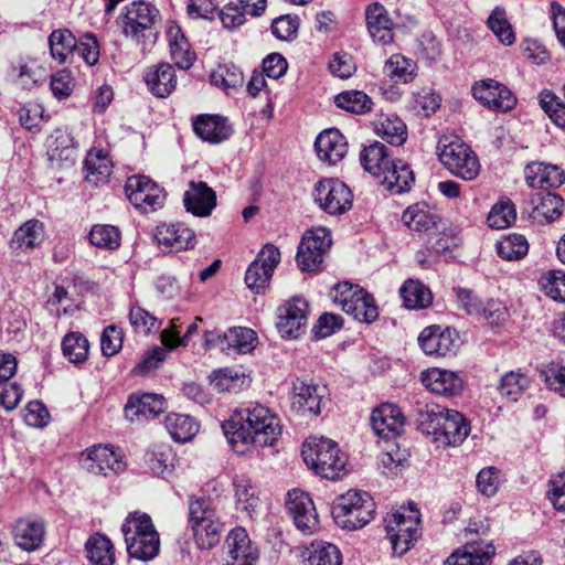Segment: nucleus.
I'll list each match as a JSON object with an SVG mask.
<instances>
[{
  "label": "nucleus",
  "mask_w": 565,
  "mask_h": 565,
  "mask_svg": "<svg viewBox=\"0 0 565 565\" xmlns=\"http://www.w3.org/2000/svg\"><path fill=\"white\" fill-rule=\"evenodd\" d=\"M222 429L232 449L239 455L273 446L282 430L276 414L259 404L235 409L222 424Z\"/></svg>",
  "instance_id": "f257e3e1"
},
{
  "label": "nucleus",
  "mask_w": 565,
  "mask_h": 565,
  "mask_svg": "<svg viewBox=\"0 0 565 565\" xmlns=\"http://www.w3.org/2000/svg\"><path fill=\"white\" fill-rule=\"evenodd\" d=\"M418 426L438 448L458 447L470 433V425L461 413L436 404L419 411Z\"/></svg>",
  "instance_id": "f03ea898"
},
{
  "label": "nucleus",
  "mask_w": 565,
  "mask_h": 565,
  "mask_svg": "<svg viewBox=\"0 0 565 565\" xmlns=\"http://www.w3.org/2000/svg\"><path fill=\"white\" fill-rule=\"evenodd\" d=\"M121 531L130 557L147 562L159 554V533L148 514L129 513L121 525Z\"/></svg>",
  "instance_id": "7ed1b4c3"
},
{
  "label": "nucleus",
  "mask_w": 565,
  "mask_h": 565,
  "mask_svg": "<svg viewBox=\"0 0 565 565\" xmlns=\"http://www.w3.org/2000/svg\"><path fill=\"white\" fill-rule=\"evenodd\" d=\"M306 465L323 478L337 479L345 471L347 456L335 441L324 437H309L301 448Z\"/></svg>",
  "instance_id": "20e7f679"
},
{
  "label": "nucleus",
  "mask_w": 565,
  "mask_h": 565,
  "mask_svg": "<svg viewBox=\"0 0 565 565\" xmlns=\"http://www.w3.org/2000/svg\"><path fill=\"white\" fill-rule=\"evenodd\" d=\"M375 503L372 497L361 490L351 489L335 498L332 504L334 522L343 530L362 529L374 518Z\"/></svg>",
  "instance_id": "39448f33"
},
{
  "label": "nucleus",
  "mask_w": 565,
  "mask_h": 565,
  "mask_svg": "<svg viewBox=\"0 0 565 565\" xmlns=\"http://www.w3.org/2000/svg\"><path fill=\"white\" fill-rule=\"evenodd\" d=\"M189 526L200 550H210L220 542L222 523L210 499L191 498L189 500Z\"/></svg>",
  "instance_id": "423d86ee"
},
{
  "label": "nucleus",
  "mask_w": 565,
  "mask_h": 565,
  "mask_svg": "<svg viewBox=\"0 0 565 565\" xmlns=\"http://www.w3.org/2000/svg\"><path fill=\"white\" fill-rule=\"evenodd\" d=\"M384 522L393 553L397 556L404 555L420 534L419 511L411 504L409 508L388 513Z\"/></svg>",
  "instance_id": "0eeeda50"
},
{
  "label": "nucleus",
  "mask_w": 565,
  "mask_h": 565,
  "mask_svg": "<svg viewBox=\"0 0 565 565\" xmlns=\"http://www.w3.org/2000/svg\"><path fill=\"white\" fill-rule=\"evenodd\" d=\"M333 302L354 320L371 323L379 317V310L371 294L358 285L347 281L335 285L332 291Z\"/></svg>",
  "instance_id": "6e6552de"
},
{
  "label": "nucleus",
  "mask_w": 565,
  "mask_h": 565,
  "mask_svg": "<svg viewBox=\"0 0 565 565\" xmlns=\"http://www.w3.org/2000/svg\"><path fill=\"white\" fill-rule=\"evenodd\" d=\"M438 157L451 174L462 180L472 181L480 173L481 166L477 154L459 139H446L438 147Z\"/></svg>",
  "instance_id": "1a4fd4ad"
},
{
  "label": "nucleus",
  "mask_w": 565,
  "mask_h": 565,
  "mask_svg": "<svg viewBox=\"0 0 565 565\" xmlns=\"http://www.w3.org/2000/svg\"><path fill=\"white\" fill-rule=\"evenodd\" d=\"M159 10L146 1H132L127 4L119 17L124 35L137 43L145 38L159 20Z\"/></svg>",
  "instance_id": "9d476101"
},
{
  "label": "nucleus",
  "mask_w": 565,
  "mask_h": 565,
  "mask_svg": "<svg viewBox=\"0 0 565 565\" xmlns=\"http://www.w3.org/2000/svg\"><path fill=\"white\" fill-rule=\"evenodd\" d=\"M331 246V234L326 227L307 230L298 245L296 260L302 271H316Z\"/></svg>",
  "instance_id": "9b49d317"
},
{
  "label": "nucleus",
  "mask_w": 565,
  "mask_h": 565,
  "mask_svg": "<svg viewBox=\"0 0 565 565\" xmlns=\"http://www.w3.org/2000/svg\"><path fill=\"white\" fill-rule=\"evenodd\" d=\"M313 199L330 215H341L352 207L351 190L338 179H323L316 183Z\"/></svg>",
  "instance_id": "f8f14e48"
},
{
  "label": "nucleus",
  "mask_w": 565,
  "mask_h": 565,
  "mask_svg": "<svg viewBox=\"0 0 565 565\" xmlns=\"http://www.w3.org/2000/svg\"><path fill=\"white\" fill-rule=\"evenodd\" d=\"M418 344L426 355L439 359L456 355L460 348V340L454 329L433 324L424 328L419 333Z\"/></svg>",
  "instance_id": "ddd939ff"
},
{
  "label": "nucleus",
  "mask_w": 565,
  "mask_h": 565,
  "mask_svg": "<svg viewBox=\"0 0 565 565\" xmlns=\"http://www.w3.org/2000/svg\"><path fill=\"white\" fill-rule=\"evenodd\" d=\"M125 192L131 204L145 213L161 209L166 201L164 190L145 175L128 178Z\"/></svg>",
  "instance_id": "4468645a"
},
{
  "label": "nucleus",
  "mask_w": 565,
  "mask_h": 565,
  "mask_svg": "<svg viewBox=\"0 0 565 565\" xmlns=\"http://www.w3.org/2000/svg\"><path fill=\"white\" fill-rule=\"evenodd\" d=\"M287 510L295 525L303 534H313L319 527V519L310 497L301 490L294 489L287 494Z\"/></svg>",
  "instance_id": "2eb2a0df"
},
{
  "label": "nucleus",
  "mask_w": 565,
  "mask_h": 565,
  "mask_svg": "<svg viewBox=\"0 0 565 565\" xmlns=\"http://www.w3.org/2000/svg\"><path fill=\"white\" fill-rule=\"evenodd\" d=\"M309 305L300 298L295 297L285 301L278 308L276 327L284 338L296 339L307 324Z\"/></svg>",
  "instance_id": "dca6fc26"
},
{
  "label": "nucleus",
  "mask_w": 565,
  "mask_h": 565,
  "mask_svg": "<svg viewBox=\"0 0 565 565\" xmlns=\"http://www.w3.org/2000/svg\"><path fill=\"white\" fill-rule=\"evenodd\" d=\"M472 95L483 106L492 110H511L516 99L503 84L492 78L482 79L472 86Z\"/></svg>",
  "instance_id": "f3484780"
},
{
  "label": "nucleus",
  "mask_w": 565,
  "mask_h": 565,
  "mask_svg": "<svg viewBox=\"0 0 565 565\" xmlns=\"http://www.w3.org/2000/svg\"><path fill=\"white\" fill-rule=\"evenodd\" d=\"M159 248L166 252H182L196 244L194 232L182 223H162L153 233Z\"/></svg>",
  "instance_id": "a211bd4d"
},
{
  "label": "nucleus",
  "mask_w": 565,
  "mask_h": 565,
  "mask_svg": "<svg viewBox=\"0 0 565 565\" xmlns=\"http://www.w3.org/2000/svg\"><path fill=\"white\" fill-rule=\"evenodd\" d=\"M420 381L428 391L444 397L457 396L465 387V381L458 372L441 367L423 371Z\"/></svg>",
  "instance_id": "6ab92c4d"
},
{
  "label": "nucleus",
  "mask_w": 565,
  "mask_h": 565,
  "mask_svg": "<svg viewBox=\"0 0 565 565\" xmlns=\"http://www.w3.org/2000/svg\"><path fill=\"white\" fill-rule=\"evenodd\" d=\"M405 226L420 236L430 237L437 228H443V217L427 203L418 202L409 205L402 215Z\"/></svg>",
  "instance_id": "aec40b11"
},
{
  "label": "nucleus",
  "mask_w": 565,
  "mask_h": 565,
  "mask_svg": "<svg viewBox=\"0 0 565 565\" xmlns=\"http://www.w3.org/2000/svg\"><path fill=\"white\" fill-rule=\"evenodd\" d=\"M370 423L376 436L390 439L403 431L405 417L398 406L382 403L372 411Z\"/></svg>",
  "instance_id": "412c9836"
},
{
  "label": "nucleus",
  "mask_w": 565,
  "mask_h": 565,
  "mask_svg": "<svg viewBox=\"0 0 565 565\" xmlns=\"http://www.w3.org/2000/svg\"><path fill=\"white\" fill-rule=\"evenodd\" d=\"M183 203L186 212L198 217H206L216 207V193L205 182L190 181Z\"/></svg>",
  "instance_id": "4be33fe9"
},
{
  "label": "nucleus",
  "mask_w": 565,
  "mask_h": 565,
  "mask_svg": "<svg viewBox=\"0 0 565 565\" xmlns=\"http://www.w3.org/2000/svg\"><path fill=\"white\" fill-rule=\"evenodd\" d=\"M524 180L531 189H554L565 182V172L558 166L534 161L525 166Z\"/></svg>",
  "instance_id": "5701e85b"
},
{
  "label": "nucleus",
  "mask_w": 565,
  "mask_h": 565,
  "mask_svg": "<svg viewBox=\"0 0 565 565\" xmlns=\"http://www.w3.org/2000/svg\"><path fill=\"white\" fill-rule=\"evenodd\" d=\"M323 390L318 385L297 380L292 385L291 407L300 415L317 416L321 412Z\"/></svg>",
  "instance_id": "b1692460"
},
{
  "label": "nucleus",
  "mask_w": 565,
  "mask_h": 565,
  "mask_svg": "<svg viewBox=\"0 0 565 565\" xmlns=\"http://www.w3.org/2000/svg\"><path fill=\"white\" fill-rule=\"evenodd\" d=\"M87 471L95 476H107L108 472H119L125 469L121 456L111 447L94 446L87 449L84 458Z\"/></svg>",
  "instance_id": "393cba45"
},
{
  "label": "nucleus",
  "mask_w": 565,
  "mask_h": 565,
  "mask_svg": "<svg viewBox=\"0 0 565 565\" xmlns=\"http://www.w3.org/2000/svg\"><path fill=\"white\" fill-rule=\"evenodd\" d=\"M228 558L226 565H255L258 559V550L253 545L244 527L233 529L227 537Z\"/></svg>",
  "instance_id": "a878e982"
},
{
  "label": "nucleus",
  "mask_w": 565,
  "mask_h": 565,
  "mask_svg": "<svg viewBox=\"0 0 565 565\" xmlns=\"http://www.w3.org/2000/svg\"><path fill=\"white\" fill-rule=\"evenodd\" d=\"M529 218L533 224L544 225L556 221L563 213L565 202L558 194L537 193L530 199Z\"/></svg>",
  "instance_id": "bb28decb"
},
{
  "label": "nucleus",
  "mask_w": 565,
  "mask_h": 565,
  "mask_svg": "<svg viewBox=\"0 0 565 565\" xmlns=\"http://www.w3.org/2000/svg\"><path fill=\"white\" fill-rule=\"evenodd\" d=\"M166 409V399L162 395L145 393L129 396L125 405V416L130 422L154 418Z\"/></svg>",
  "instance_id": "cd10ccee"
},
{
  "label": "nucleus",
  "mask_w": 565,
  "mask_h": 565,
  "mask_svg": "<svg viewBox=\"0 0 565 565\" xmlns=\"http://www.w3.org/2000/svg\"><path fill=\"white\" fill-rule=\"evenodd\" d=\"M494 546L484 541L466 543L456 548L444 565H487L494 556Z\"/></svg>",
  "instance_id": "c85d7f7f"
},
{
  "label": "nucleus",
  "mask_w": 565,
  "mask_h": 565,
  "mask_svg": "<svg viewBox=\"0 0 565 565\" xmlns=\"http://www.w3.org/2000/svg\"><path fill=\"white\" fill-rule=\"evenodd\" d=\"M44 535L45 523L39 518H21L13 526V540L17 546L26 552L38 550L43 543Z\"/></svg>",
  "instance_id": "c756f323"
},
{
  "label": "nucleus",
  "mask_w": 565,
  "mask_h": 565,
  "mask_svg": "<svg viewBox=\"0 0 565 565\" xmlns=\"http://www.w3.org/2000/svg\"><path fill=\"white\" fill-rule=\"evenodd\" d=\"M316 151L320 160L335 166L348 153V143L344 136L335 128L322 131L315 142Z\"/></svg>",
  "instance_id": "7c9ffc66"
},
{
  "label": "nucleus",
  "mask_w": 565,
  "mask_h": 565,
  "mask_svg": "<svg viewBox=\"0 0 565 565\" xmlns=\"http://www.w3.org/2000/svg\"><path fill=\"white\" fill-rule=\"evenodd\" d=\"M365 21L375 43L387 45L393 42V22L384 6L379 2L369 4L365 10Z\"/></svg>",
  "instance_id": "2f4dec72"
},
{
  "label": "nucleus",
  "mask_w": 565,
  "mask_h": 565,
  "mask_svg": "<svg viewBox=\"0 0 565 565\" xmlns=\"http://www.w3.org/2000/svg\"><path fill=\"white\" fill-rule=\"evenodd\" d=\"M193 130L200 139L213 145L227 140L232 135L227 119L218 115H199L193 120Z\"/></svg>",
  "instance_id": "473e14b6"
},
{
  "label": "nucleus",
  "mask_w": 565,
  "mask_h": 565,
  "mask_svg": "<svg viewBox=\"0 0 565 565\" xmlns=\"http://www.w3.org/2000/svg\"><path fill=\"white\" fill-rule=\"evenodd\" d=\"M44 224L36 218H31L13 232L9 246L17 254L26 253L39 247L44 242Z\"/></svg>",
  "instance_id": "72a5a7b5"
},
{
  "label": "nucleus",
  "mask_w": 565,
  "mask_h": 565,
  "mask_svg": "<svg viewBox=\"0 0 565 565\" xmlns=\"http://www.w3.org/2000/svg\"><path fill=\"white\" fill-rule=\"evenodd\" d=\"M360 161L364 170L379 182L395 160L383 143L374 141L361 150Z\"/></svg>",
  "instance_id": "f704fd0d"
},
{
  "label": "nucleus",
  "mask_w": 565,
  "mask_h": 565,
  "mask_svg": "<svg viewBox=\"0 0 565 565\" xmlns=\"http://www.w3.org/2000/svg\"><path fill=\"white\" fill-rule=\"evenodd\" d=\"M167 39L170 47V55L175 65L182 70H189L194 61L195 53L191 51L190 44L181 28L173 21L167 25Z\"/></svg>",
  "instance_id": "c9c22d12"
},
{
  "label": "nucleus",
  "mask_w": 565,
  "mask_h": 565,
  "mask_svg": "<svg viewBox=\"0 0 565 565\" xmlns=\"http://www.w3.org/2000/svg\"><path fill=\"white\" fill-rule=\"evenodd\" d=\"M47 154L51 162L58 166L72 164L75 161V142L66 129H55L47 139Z\"/></svg>",
  "instance_id": "e433bc0d"
},
{
  "label": "nucleus",
  "mask_w": 565,
  "mask_h": 565,
  "mask_svg": "<svg viewBox=\"0 0 565 565\" xmlns=\"http://www.w3.org/2000/svg\"><path fill=\"white\" fill-rule=\"evenodd\" d=\"M148 89L157 97H168L177 87V75L169 63H160L145 75Z\"/></svg>",
  "instance_id": "4c0bfd02"
},
{
  "label": "nucleus",
  "mask_w": 565,
  "mask_h": 565,
  "mask_svg": "<svg viewBox=\"0 0 565 565\" xmlns=\"http://www.w3.org/2000/svg\"><path fill=\"white\" fill-rule=\"evenodd\" d=\"M414 182L415 175L413 170L402 160H395L379 181L392 194L408 192Z\"/></svg>",
  "instance_id": "58836bf2"
},
{
  "label": "nucleus",
  "mask_w": 565,
  "mask_h": 565,
  "mask_svg": "<svg viewBox=\"0 0 565 565\" xmlns=\"http://www.w3.org/2000/svg\"><path fill=\"white\" fill-rule=\"evenodd\" d=\"M113 171V162L103 150H92L85 160V179L88 183L98 186L108 182Z\"/></svg>",
  "instance_id": "ea45409f"
},
{
  "label": "nucleus",
  "mask_w": 565,
  "mask_h": 565,
  "mask_svg": "<svg viewBox=\"0 0 565 565\" xmlns=\"http://www.w3.org/2000/svg\"><path fill=\"white\" fill-rule=\"evenodd\" d=\"M209 379L211 385L218 392L237 393L250 384L249 376L234 367L215 370Z\"/></svg>",
  "instance_id": "a19ab883"
},
{
  "label": "nucleus",
  "mask_w": 565,
  "mask_h": 565,
  "mask_svg": "<svg viewBox=\"0 0 565 565\" xmlns=\"http://www.w3.org/2000/svg\"><path fill=\"white\" fill-rule=\"evenodd\" d=\"M374 132L386 142L401 146L407 139L405 122L396 115H381L373 122Z\"/></svg>",
  "instance_id": "79ce46f5"
},
{
  "label": "nucleus",
  "mask_w": 565,
  "mask_h": 565,
  "mask_svg": "<svg viewBox=\"0 0 565 565\" xmlns=\"http://www.w3.org/2000/svg\"><path fill=\"white\" fill-rule=\"evenodd\" d=\"M257 334L254 330L244 327L230 328L224 332L221 344L224 351L249 353L257 345Z\"/></svg>",
  "instance_id": "37998d69"
},
{
  "label": "nucleus",
  "mask_w": 565,
  "mask_h": 565,
  "mask_svg": "<svg viewBox=\"0 0 565 565\" xmlns=\"http://www.w3.org/2000/svg\"><path fill=\"white\" fill-rule=\"evenodd\" d=\"M90 565H114L115 548L111 541L102 534L90 536L85 544Z\"/></svg>",
  "instance_id": "c03bdc74"
},
{
  "label": "nucleus",
  "mask_w": 565,
  "mask_h": 565,
  "mask_svg": "<svg viewBox=\"0 0 565 565\" xmlns=\"http://www.w3.org/2000/svg\"><path fill=\"white\" fill-rule=\"evenodd\" d=\"M530 244L523 234L509 233L495 243L498 255L508 262L520 260L529 253Z\"/></svg>",
  "instance_id": "a18cd8bd"
},
{
  "label": "nucleus",
  "mask_w": 565,
  "mask_h": 565,
  "mask_svg": "<svg viewBox=\"0 0 565 565\" xmlns=\"http://www.w3.org/2000/svg\"><path fill=\"white\" fill-rule=\"evenodd\" d=\"M416 71V63L401 54H393L384 65L385 74L396 84L413 82Z\"/></svg>",
  "instance_id": "49530a36"
},
{
  "label": "nucleus",
  "mask_w": 565,
  "mask_h": 565,
  "mask_svg": "<svg viewBox=\"0 0 565 565\" xmlns=\"http://www.w3.org/2000/svg\"><path fill=\"white\" fill-rule=\"evenodd\" d=\"M51 56L58 63H65L77 49V41L66 29L54 30L49 36Z\"/></svg>",
  "instance_id": "de8ad7c7"
},
{
  "label": "nucleus",
  "mask_w": 565,
  "mask_h": 565,
  "mask_svg": "<svg viewBox=\"0 0 565 565\" xmlns=\"http://www.w3.org/2000/svg\"><path fill=\"white\" fill-rule=\"evenodd\" d=\"M399 291L403 302L408 309L427 308L433 302L431 291L418 280L405 281Z\"/></svg>",
  "instance_id": "09e8293b"
},
{
  "label": "nucleus",
  "mask_w": 565,
  "mask_h": 565,
  "mask_svg": "<svg viewBox=\"0 0 565 565\" xmlns=\"http://www.w3.org/2000/svg\"><path fill=\"white\" fill-rule=\"evenodd\" d=\"M164 425L170 436L179 443L191 440L199 431L198 423L184 414H169Z\"/></svg>",
  "instance_id": "8fccbe9b"
},
{
  "label": "nucleus",
  "mask_w": 565,
  "mask_h": 565,
  "mask_svg": "<svg viewBox=\"0 0 565 565\" xmlns=\"http://www.w3.org/2000/svg\"><path fill=\"white\" fill-rule=\"evenodd\" d=\"M175 454L168 445H156L147 454V463L151 471L158 476L171 473L175 467Z\"/></svg>",
  "instance_id": "3c124183"
},
{
  "label": "nucleus",
  "mask_w": 565,
  "mask_h": 565,
  "mask_svg": "<svg viewBox=\"0 0 565 565\" xmlns=\"http://www.w3.org/2000/svg\"><path fill=\"white\" fill-rule=\"evenodd\" d=\"M530 385V376L518 370L504 373L500 379L498 388L502 396L516 402Z\"/></svg>",
  "instance_id": "603ef678"
},
{
  "label": "nucleus",
  "mask_w": 565,
  "mask_h": 565,
  "mask_svg": "<svg viewBox=\"0 0 565 565\" xmlns=\"http://www.w3.org/2000/svg\"><path fill=\"white\" fill-rule=\"evenodd\" d=\"M92 245L106 250L119 248L121 243V233L118 227L110 224H96L88 234Z\"/></svg>",
  "instance_id": "864d4df0"
},
{
  "label": "nucleus",
  "mask_w": 565,
  "mask_h": 565,
  "mask_svg": "<svg viewBox=\"0 0 565 565\" xmlns=\"http://www.w3.org/2000/svg\"><path fill=\"white\" fill-rule=\"evenodd\" d=\"M337 107L352 113L366 114L372 109V99L362 90H345L334 97Z\"/></svg>",
  "instance_id": "5fc2aeb1"
},
{
  "label": "nucleus",
  "mask_w": 565,
  "mask_h": 565,
  "mask_svg": "<svg viewBox=\"0 0 565 565\" xmlns=\"http://www.w3.org/2000/svg\"><path fill=\"white\" fill-rule=\"evenodd\" d=\"M62 351L70 362L82 363L88 358V340L79 332H70L62 340Z\"/></svg>",
  "instance_id": "6e6d98bb"
},
{
  "label": "nucleus",
  "mask_w": 565,
  "mask_h": 565,
  "mask_svg": "<svg viewBox=\"0 0 565 565\" xmlns=\"http://www.w3.org/2000/svg\"><path fill=\"white\" fill-rule=\"evenodd\" d=\"M488 26L493 32L495 38L503 45H512L515 41V35L512 25L507 19L505 10L502 7H495L487 20Z\"/></svg>",
  "instance_id": "4d7b16f0"
},
{
  "label": "nucleus",
  "mask_w": 565,
  "mask_h": 565,
  "mask_svg": "<svg viewBox=\"0 0 565 565\" xmlns=\"http://www.w3.org/2000/svg\"><path fill=\"white\" fill-rule=\"evenodd\" d=\"M459 237L454 228L443 221V228H437L435 234L427 237V250L431 254L439 255L440 253L450 250L457 247Z\"/></svg>",
  "instance_id": "13d9d810"
},
{
  "label": "nucleus",
  "mask_w": 565,
  "mask_h": 565,
  "mask_svg": "<svg viewBox=\"0 0 565 565\" xmlns=\"http://www.w3.org/2000/svg\"><path fill=\"white\" fill-rule=\"evenodd\" d=\"M309 565H341L342 555L340 550L329 542H315L311 544L308 557Z\"/></svg>",
  "instance_id": "bf43d9fd"
},
{
  "label": "nucleus",
  "mask_w": 565,
  "mask_h": 565,
  "mask_svg": "<svg viewBox=\"0 0 565 565\" xmlns=\"http://www.w3.org/2000/svg\"><path fill=\"white\" fill-rule=\"evenodd\" d=\"M541 377L546 387L565 397V361H552L541 371Z\"/></svg>",
  "instance_id": "052dcab7"
},
{
  "label": "nucleus",
  "mask_w": 565,
  "mask_h": 565,
  "mask_svg": "<svg viewBox=\"0 0 565 565\" xmlns=\"http://www.w3.org/2000/svg\"><path fill=\"white\" fill-rule=\"evenodd\" d=\"M539 103L544 113L559 128H565V104L553 92L544 89L539 94Z\"/></svg>",
  "instance_id": "680f3d73"
},
{
  "label": "nucleus",
  "mask_w": 565,
  "mask_h": 565,
  "mask_svg": "<svg viewBox=\"0 0 565 565\" xmlns=\"http://www.w3.org/2000/svg\"><path fill=\"white\" fill-rule=\"evenodd\" d=\"M541 290L554 301L565 302V273L550 270L539 280Z\"/></svg>",
  "instance_id": "e2e57ef3"
},
{
  "label": "nucleus",
  "mask_w": 565,
  "mask_h": 565,
  "mask_svg": "<svg viewBox=\"0 0 565 565\" xmlns=\"http://www.w3.org/2000/svg\"><path fill=\"white\" fill-rule=\"evenodd\" d=\"M516 217L514 204L510 201H500L495 203L487 217L488 225L495 230L509 227Z\"/></svg>",
  "instance_id": "0e129e2a"
},
{
  "label": "nucleus",
  "mask_w": 565,
  "mask_h": 565,
  "mask_svg": "<svg viewBox=\"0 0 565 565\" xmlns=\"http://www.w3.org/2000/svg\"><path fill=\"white\" fill-rule=\"evenodd\" d=\"M236 503L246 512H254L258 504L259 499L256 488L250 481L244 477L234 480Z\"/></svg>",
  "instance_id": "69168bd1"
},
{
  "label": "nucleus",
  "mask_w": 565,
  "mask_h": 565,
  "mask_svg": "<svg viewBox=\"0 0 565 565\" xmlns=\"http://www.w3.org/2000/svg\"><path fill=\"white\" fill-rule=\"evenodd\" d=\"M439 106L440 98L433 90L423 88L413 93L411 108L416 115L427 117L435 113Z\"/></svg>",
  "instance_id": "338daca9"
},
{
  "label": "nucleus",
  "mask_w": 565,
  "mask_h": 565,
  "mask_svg": "<svg viewBox=\"0 0 565 565\" xmlns=\"http://www.w3.org/2000/svg\"><path fill=\"white\" fill-rule=\"evenodd\" d=\"M129 321L135 331L142 334L159 330L161 326V322L154 316L139 306L130 308Z\"/></svg>",
  "instance_id": "774afa93"
}]
</instances>
